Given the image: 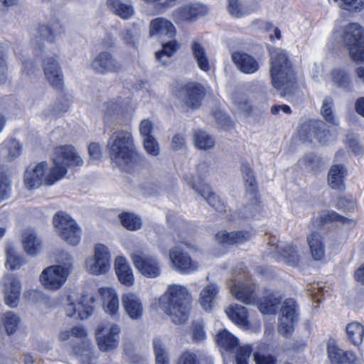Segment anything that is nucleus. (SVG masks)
<instances>
[{
	"instance_id": "obj_53",
	"label": "nucleus",
	"mask_w": 364,
	"mask_h": 364,
	"mask_svg": "<svg viewBox=\"0 0 364 364\" xmlns=\"http://www.w3.org/2000/svg\"><path fill=\"white\" fill-rule=\"evenodd\" d=\"M24 263L22 257L19 256L12 246L6 248V265L11 269L15 270L20 268Z\"/></svg>"
},
{
	"instance_id": "obj_11",
	"label": "nucleus",
	"mask_w": 364,
	"mask_h": 364,
	"mask_svg": "<svg viewBox=\"0 0 364 364\" xmlns=\"http://www.w3.org/2000/svg\"><path fill=\"white\" fill-rule=\"evenodd\" d=\"M299 320L298 306L292 299H287L280 309L278 331L284 336L290 335L294 331V326Z\"/></svg>"
},
{
	"instance_id": "obj_14",
	"label": "nucleus",
	"mask_w": 364,
	"mask_h": 364,
	"mask_svg": "<svg viewBox=\"0 0 364 364\" xmlns=\"http://www.w3.org/2000/svg\"><path fill=\"white\" fill-rule=\"evenodd\" d=\"M92 299L86 295H69L65 312L67 316L75 319H85L92 313Z\"/></svg>"
},
{
	"instance_id": "obj_5",
	"label": "nucleus",
	"mask_w": 364,
	"mask_h": 364,
	"mask_svg": "<svg viewBox=\"0 0 364 364\" xmlns=\"http://www.w3.org/2000/svg\"><path fill=\"white\" fill-rule=\"evenodd\" d=\"M341 38L350 57L364 63V28L357 23H349L343 28Z\"/></svg>"
},
{
	"instance_id": "obj_4",
	"label": "nucleus",
	"mask_w": 364,
	"mask_h": 364,
	"mask_svg": "<svg viewBox=\"0 0 364 364\" xmlns=\"http://www.w3.org/2000/svg\"><path fill=\"white\" fill-rule=\"evenodd\" d=\"M53 166L49 169L46 182L53 185L67 173L68 167L81 166L83 159L72 145H64L55 149L53 156Z\"/></svg>"
},
{
	"instance_id": "obj_41",
	"label": "nucleus",
	"mask_w": 364,
	"mask_h": 364,
	"mask_svg": "<svg viewBox=\"0 0 364 364\" xmlns=\"http://www.w3.org/2000/svg\"><path fill=\"white\" fill-rule=\"evenodd\" d=\"M218 346L226 351H232L239 345L238 338L226 329L220 331L216 335Z\"/></svg>"
},
{
	"instance_id": "obj_24",
	"label": "nucleus",
	"mask_w": 364,
	"mask_h": 364,
	"mask_svg": "<svg viewBox=\"0 0 364 364\" xmlns=\"http://www.w3.org/2000/svg\"><path fill=\"white\" fill-rule=\"evenodd\" d=\"M208 13V8L205 5L200 3H191L184 4L173 12L176 19L180 21H193L203 16Z\"/></svg>"
},
{
	"instance_id": "obj_46",
	"label": "nucleus",
	"mask_w": 364,
	"mask_h": 364,
	"mask_svg": "<svg viewBox=\"0 0 364 364\" xmlns=\"http://www.w3.org/2000/svg\"><path fill=\"white\" fill-rule=\"evenodd\" d=\"M240 171L245 181L247 192L250 194H255L257 190V185L250 166L247 164H242Z\"/></svg>"
},
{
	"instance_id": "obj_25",
	"label": "nucleus",
	"mask_w": 364,
	"mask_h": 364,
	"mask_svg": "<svg viewBox=\"0 0 364 364\" xmlns=\"http://www.w3.org/2000/svg\"><path fill=\"white\" fill-rule=\"evenodd\" d=\"M183 102L190 108L197 109L201 105V100L205 96V87L198 82H190L184 87Z\"/></svg>"
},
{
	"instance_id": "obj_1",
	"label": "nucleus",
	"mask_w": 364,
	"mask_h": 364,
	"mask_svg": "<svg viewBox=\"0 0 364 364\" xmlns=\"http://www.w3.org/2000/svg\"><path fill=\"white\" fill-rule=\"evenodd\" d=\"M107 148L112 162L127 172L140 168L144 156L135 146L132 134L127 130H117L108 138Z\"/></svg>"
},
{
	"instance_id": "obj_28",
	"label": "nucleus",
	"mask_w": 364,
	"mask_h": 364,
	"mask_svg": "<svg viewBox=\"0 0 364 364\" xmlns=\"http://www.w3.org/2000/svg\"><path fill=\"white\" fill-rule=\"evenodd\" d=\"M63 31L62 26L58 22H53L50 25H41L35 31L34 38L32 40L33 44L38 46L42 41L52 42L55 37Z\"/></svg>"
},
{
	"instance_id": "obj_12",
	"label": "nucleus",
	"mask_w": 364,
	"mask_h": 364,
	"mask_svg": "<svg viewBox=\"0 0 364 364\" xmlns=\"http://www.w3.org/2000/svg\"><path fill=\"white\" fill-rule=\"evenodd\" d=\"M269 254L277 259L283 260L286 264L293 267L299 265L302 260V252L299 248L292 245L279 244L276 238L269 242Z\"/></svg>"
},
{
	"instance_id": "obj_30",
	"label": "nucleus",
	"mask_w": 364,
	"mask_h": 364,
	"mask_svg": "<svg viewBox=\"0 0 364 364\" xmlns=\"http://www.w3.org/2000/svg\"><path fill=\"white\" fill-rule=\"evenodd\" d=\"M176 30L173 24L164 18L153 19L149 24V35L172 38L176 36Z\"/></svg>"
},
{
	"instance_id": "obj_64",
	"label": "nucleus",
	"mask_w": 364,
	"mask_h": 364,
	"mask_svg": "<svg viewBox=\"0 0 364 364\" xmlns=\"http://www.w3.org/2000/svg\"><path fill=\"white\" fill-rule=\"evenodd\" d=\"M177 364H200V363L194 353L186 351L180 355Z\"/></svg>"
},
{
	"instance_id": "obj_19",
	"label": "nucleus",
	"mask_w": 364,
	"mask_h": 364,
	"mask_svg": "<svg viewBox=\"0 0 364 364\" xmlns=\"http://www.w3.org/2000/svg\"><path fill=\"white\" fill-rule=\"evenodd\" d=\"M324 126L322 121H310L301 126L299 136L304 140L312 141L313 139H316L319 143L326 144L330 134L324 130Z\"/></svg>"
},
{
	"instance_id": "obj_49",
	"label": "nucleus",
	"mask_w": 364,
	"mask_h": 364,
	"mask_svg": "<svg viewBox=\"0 0 364 364\" xmlns=\"http://www.w3.org/2000/svg\"><path fill=\"white\" fill-rule=\"evenodd\" d=\"M331 80L338 87L349 88L352 85V77L343 69H334L331 71Z\"/></svg>"
},
{
	"instance_id": "obj_62",
	"label": "nucleus",
	"mask_w": 364,
	"mask_h": 364,
	"mask_svg": "<svg viewBox=\"0 0 364 364\" xmlns=\"http://www.w3.org/2000/svg\"><path fill=\"white\" fill-rule=\"evenodd\" d=\"M254 360L256 364H277L276 358L267 353L255 352Z\"/></svg>"
},
{
	"instance_id": "obj_17",
	"label": "nucleus",
	"mask_w": 364,
	"mask_h": 364,
	"mask_svg": "<svg viewBox=\"0 0 364 364\" xmlns=\"http://www.w3.org/2000/svg\"><path fill=\"white\" fill-rule=\"evenodd\" d=\"M91 69L99 74L116 73L121 70L122 65L109 52H100L90 63Z\"/></svg>"
},
{
	"instance_id": "obj_39",
	"label": "nucleus",
	"mask_w": 364,
	"mask_h": 364,
	"mask_svg": "<svg viewBox=\"0 0 364 364\" xmlns=\"http://www.w3.org/2000/svg\"><path fill=\"white\" fill-rule=\"evenodd\" d=\"M347 176V170L342 164L333 165L328 173V183L333 189H341L343 180Z\"/></svg>"
},
{
	"instance_id": "obj_32",
	"label": "nucleus",
	"mask_w": 364,
	"mask_h": 364,
	"mask_svg": "<svg viewBox=\"0 0 364 364\" xmlns=\"http://www.w3.org/2000/svg\"><path fill=\"white\" fill-rule=\"evenodd\" d=\"M220 291L219 286L215 283L205 285L199 294V303L205 311H210L213 307Z\"/></svg>"
},
{
	"instance_id": "obj_13",
	"label": "nucleus",
	"mask_w": 364,
	"mask_h": 364,
	"mask_svg": "<svg viewBox=\"0 0 364 364\" xmlns=\"http://www.w3.org/2000/svg\"><path fill=\"white\" fill-rule=\"evenodd\" d=\"M130 257L135 268L143 276L151 279L160 276L161 269L156 257L145 255L140 250L134 251Z\"/></svg>"
},
{
	"instance_id": "obj_40",
	"label": "nucleus",
	"mask_w": 364,
	"mask_h": 364,
	"mask_svg": "<svg viewBox=\"0 0 364 364\" xmlns=\"http://www.w3.org/2000/svg\"><path fill=\"white\" fill-rule=\"evenodd\" d=\"M191 48L198 68L204 72H208L210 70V63L205 48L197 40H193Z\"/></svg>"
},
{
	"instance_id": "obj_43",
	"label": "nucleus",
	"mask_w": 364,
	"mask_h": 364,
	"mask_svg": "<svg viewBox=\"0 0 364 364\" xmlns=\"http://www.w3.org/2000/svg\"><path fill=\"white\" fill-rule=\"evenodd\" d=\"M152 344L156 364H169L168 352L164 340L159 337L154 338Z\"/></svg>"
},
{
	"instance_id": "obj_35",
	"label": "nucleus",
	"mask_w": 364,
	"mask_h": 364,
	"mask_svg": "<svg viewBox=\"0 0 364 364\" xmlns=\"http://www.w3.org/2000/svg\"><path fill=\"white\" fill-rule=\"evenodd\" d=\"M22 243L26 252L32 256L37 255L41 250V242L33 230L27 229L22 235Z\"/></svg>"
},
{
	"instance_id": "obj_18",
	"label": "nucleus",
	"mask_w": 364,
	"mask_h": 364,
	"mask_svg": "<svg viewBox=\"0 0 364 364\" xmlns=\"http://www.w3.org/2000/svg\"><path fill=\"white\" fill-rule=\"evenodd\" d=\"M48 171V164L41 162L33 167H28L24 173V183L29 190L38 188L43 184L50 186L46 183V180L49 173Z\"/></svg>"
},
{
	"instance_id": "obj_48",
	"label": "nucleus",
	"mask_w": 364,
	"mask_h": 364,
	"mask_svg": "<svg viewBox=\"0 0 364 364\" xmlns=\"http://www.w3.org/2000/svg\"><path fill=\"white\" fill-rule=\"evenodd\" d=\"M1 321L8 335L14 334L21 322V318L14 313L8 311L1 317Z\"/></svg>"
},
{
	"instance_id": "obj_8",
	"label": "nucleus",
	"mask_w": 364,
	"mask_h": 364,
	"mask_svg": "<svg viewBox=\"0 0 364 364\" xmlns=\"http://www.w3.org/2000/svg\"><path fill=\"white\" fill-rule=\"evenodd\" d=\"M53 223L59 237L71 245H77L80 241L81 230L71 217L63 212L57 213Z\"/></svg>"
},
{
	"instance_id": "obj_56",
	"label": "nucleus",
	"mask_w": 364,
	"mask_h": 364,
	"mask_svg": "<svg viewBox=\"0 0 364 364\" xmlns=\"http://www.w3.org/2000/svg\"><path fill=\"white\" fill-rule=\"evenodd\" d=\"M121 224L127 230H136L141 226L140 218L132 213H122L119 215Z\"/></svg>"
},
{
	"instance_id": "obj_34",
	"label": "nucleus",
	"mask_w": 364,
	"mask_h": 364,
	"mask_svg": "<svg viewBox=\"0 0 364 364\" xmlns=\"http://www.w3.org/2000/svg\"><path fill=\"white\" fill-rule=\"evenodd\" d=\"M225 313L229 318L236 325L245 329L250 328L247 312L245 307L238 304L230 305L225 309Z\"/></svg>"
},
{
	"instance_id": "obj_44",
	"label": "nucleus",
	"mask_w": 364,
	"mask_h": 364,
	"mask_svg": "<svg viewBox=\"0 0 364 364\" xmlns=\"http://www.w3.org/2000/svg\"><path fill=\"white\" fill-rule=\"evenodd\" d=\"M180 45L176 41H171L163 45L161 50L156 53V58L163 65L170 63V58L179 49Z\"/></svg>"
},
{
	"instance_id": "obj_29",
	"label": "nucleus",
	"mask_w": 364,
	"mask_h": 364,
	"mask_svg": "<svg viewBox=\"0 0 364 364\" xmlns=\"http://www.w3.org/2000/svg\"><path fill=\"white\" fill-rule=\"evenodd\" d=\"M232 59L237 69L243 73L253 74L259 69L257 60L247 53L235 52L232 55Z\"/></svg>"
},
{
	"instance_id": "obj_37",
	"label": "nucleus",
	"mask_w": 364,
	"mask_h": 364,
	"mask_svg": "<svg viewBox=\"0 0 364 364\" xmlns=\"http://www.w3.org/2000/svg\"><path fill=\"white\" fill-rule=\"evenodd\" d=\"M107 6L112 14L124 20L129 19L134 14L133 6L120 0H107Z\"/></svg>"
},
{
	"instance_id": "obj_51",
	"label": "nucleus",
	"mask_w": 364,
	"mask_h": 364,
	"mask_svg": "<svg viewBox=\"0 0 364 364\" xmlns=\"http://www.w3.org/2000/svg\"><path fill=\"white\" fill-rule=\"evenodd\" d=\"M319 217L324 223L339 222L342 224H346L350 226L355 225L353 220L345 218L333 210H323L320 213Z\"/></svg>"
},
{
	"instance_id": "obj_58",
	"label": "nucleus",
	"mask_w": 364,
	"mask_h": 364,
	"mask_svg": "<svg viewBox=\"0 0 364 364\" xmlns=\"http://www.w3.org/2000/svg\"><path fill=\"white\" fill-rule=\"evenodd\" d=\"M227 9L229 14L235 18H240L248 14V11L239 0H228Z\"/></svg>"
},
{
	"instance_id": "obj_57",
	"label": "nucleus",
	"mask_w": 364,
	"mask_h": 364,
	"mask_svg": "<svg viewBox=\"0 0 364 364\" xmlns=\"http://www.w3.org/2000/svg\"><path fill=\"white\" fill-rule=\"evenodd\" d=\"M4 150L7 152V160L11 161L21 154L22 145L16 139H9L4 143Z\"/></svg>"
},
{
	"instance_id": "obj_22",
	"label": "nucleus",
	"mask_w": 364,
	"mask_h": 364,
	"mask_svg": "<svg viewBox=\"0 0 364 364\" xmlns=\"http://www.w3.org/2000/svg\"><path fill=\"white\" fill-rule=\"evenodd\" d=\"M46 79L55 89L61 90L63 86V76L60 68L53 57L46 58L43 61Z\"/></svg>"
},
{
	"instance_id": "obj_33",
	"label": "nucleus",
	"mask_w": 364,
	"mask_h": 364,
	"mask_svg": "<svg viewBox=\"0 0 364 364\" xmlns=\"http://www.w3.org/2000/svg\"><path fill=\"white\" fill-rule=\"evenodd\" d=\"M311 255L314 260H321L325 257V245L322 236L314 232L306 237Z\"/></svg>"
},
{
	"instance_id": "obj_47",
	"label": "nucleus",
	"mask_w": 364,
	"mask_h": 364,
	"mask_svg": "<svg viewBox=\"0 0 364 364\" xmlns=\"http://www.w3.org/2000/svg\"><path fill=\"white\" fill-rule=\"evenodd\" d=\"M141 32L139 28L134 25L122 31L120 33V39L129 47H136L139 43Z\"/></svg>"
},
{
	"instance_id": "obj_23",
	"label": "nucleus",
	"mask_w": 364,
	"mask_h": 364,
	"mask_svg": "<svg viewBox=\"0 0 364 364\" xmlns=\"http://www.w3.org/2000/svg\"><path fill=\"white\" fill-rule=\"evenodd\" d=\"M123 309L132 320L140 319L144 314V308L139 296L134 292H127L122 296Z\"/></svg>"
},
{
	"instance_id": "obj_10",
	"label": "nucleus",
	"mask_w": 364,
	"mask_h": 364,
	"mask_svg": "<svg viewBox=\"0 0 364 364\" xmlns=\"http://www.w3.org/2000/svg\"><path fill=\"white\" fill-rule=\"evenodd\" d=\"M120 326L117 323H103L97 326L95 337L97 346L102 351H110L119 344Z\"/></svg>"
},
{
	"instance_id": "obj_54",
	"label": "nucleus",
	"mask_w": 364,
	"mask_h": 364,
	"mask_svg": "<svg viewBox=\"0 0 364 364\" xmlns=\"http://www.w3.org/2000/svg\"><path fill=\"white\" fill-rule=\"evenodd\" d=\"M327 354L331 364H341L344 350L341 349L334 341H329L327 344Z\"/></svg>"
},
{
	"instance_id": "obj_45",
	"label": "nucleus",
	"mask_w": 364,
	"mask_h": 364,
	"mask_svg": "<svg viewBox=\"0 0 364 364\" xmlns=\"http://www.w3.org/2000/svg\"><path fill=\"white\" fill-rule=\"evenodd\" d=\"M193 141L198 149L203 151L213 149L215 144L214 138L202 130H198L195 132Z\"/></svg>"
},
{
	"instance_id": "obj_60",
	"label": "nucleus",
	"mask_w": 364,
	"mask_h": 364,
	"mask_svg": "<svg viewBox=\"0 0 364 364\" xmlns=\"http://www.w3.org/2000/svg\"><path fill=\"white\" fill-rule=\"evenodd\" d=\"M251 353L252 348L250 346L239 348L235 355V364H248Z\"/></svg>"
},
{
	"instance_id": "obj_3",
	"label": "nucleus",
	"mask_w": 364,
	"mask_h": 364,
	"mask_svg": "<svg viewBox=\"0 0 364 364\" xmlns=\"http://www.w3.org/2000/svg\"><path fill=\"white\" fill-rule=\"evenodd\" d=\"M269 73L273 86L282 91V95H287L293 87L295 78L287 53L281 48H272L270 50Z\"/></svg>"
},
{
	"instance_id": "obj_38",
	"label": "nucleus",
	"mask_w": 364,
	"mask_h": 364,
	"mask_svg": "<svg viewBox=\"0 0 364 364\" xmlns=\"http://www.w3.org/2000/svg\"><path fill=\"white\" fill-rule=\"evenodd\" d=\"M121 99H112L104 104L103 120L106 126L110 127L121 112Z\"/></svg>"
},
{
	"instance_id": "obj_21",
	"label": "nucleus",
	"mask_w": 364,
	"mask_h": 364,
	"mask_svg": "<svg viewBox=\"0 0 364 364\" xmlns=\"http://www.w3.org/2000/svg\"><path fill=\"white\" fill-rule=\"evenodd\" d=\"M98 293L102 299L103 310L113 318L119 317V302L116 290L109 287H101Z\"/></svg>"
},
{
	"instance_id": "obj_26",
	"label": "nucleus",
	"mask_w": 364,
	"mask_h": 364,
	"mask_svg": "<svg viewBox=\"0 0 364 364\" xmlns=\"http://www.w3.org/2000/svg\"><path fill=\"white\" fill-rule=\"evenodd\" d=\"M114 267L117 279L122 284L127 287L134 285L135 277L127 259L124 257H116Z\"/></svg>"
},
{
	"instance_id": "obj_15",
	"label": "nucleus",
	"mask_w": 364,
	"mask_h": 364,
	"mask_svg": "<svg viewBox=\"0 0 364 364\" xmlns=\"http://www.w3.org/2000/svg\"><path fill=\"white\" fill-rule=\"evenodd\" d=\"M169 260L171 267L181 274H191L196 272L199 267L198 262L192 259L187 252L178 247L170 249Z\"/></svg>"
},
{
	"instance_id": "obj_50",
	"label": "nucleus",
	"mask_w": 364,
	"mask_h": 364,
	"mask_svg": "<svg viewBox=\"0 0 364 364\" xmlns=\"http://www.w3.org/2000/svg\"><path fill=\"white\" fill-rule=\"evenodd\" d=\"M280 301L281 297L273 294L270 295L260 302L259 309L264 314H275L277 312Z\"/></svg>"
},
{
	"instance_id": "obj_36",
	"label": "nucleus",
	"mask_w": 364,
	"mask_h": 364,
	"mask_svg": "<svg viewBox=\"0 0 364 364\" xmlns=\"http://www.w3.org/2000/svg\"><path fill=\"white\" fill-rule=\"evenodd\" d=\"M231 98L234 107L238 112L250 114L252 112V102L243 89L236 88L233 91Z\"/></svg>"
},
{
	"instance_id": "obj_7",
	"label": "nucleus",
	"mask_w": 364,
	"mask_h": 364,
	"mask_svg": "<svg viewBox=\"0 0 364 364\" xmlns=\"http://www.w3.org/2000/svg\"><path fill=\"white\" fill-rule=\"evenodd\" d=\"M87 331L81 326H75L70 328L62 329L59 331L58 338L63 342L71 339V341H79L77 346H73V350L75 356L78 357L82 363L89 360L91 356L92 345L90 341L86 339Z\"/></svg>"
},
{
	"instance_id": "obj_52",
	"label": "nucleus",
	"mask_w": 364,
	"mask_h": 364,
	"mask_svg": "<svg viewBox=\"0 0 364 364\" xmlns=\"http://www.w3.org/2000/svg\"><path fill=\"white\" fill-rule=\"evenodd\" d=\"M333 100L330 97L323 99L321 108V113L326 122L332 124H337V119L333 114Z\"/></svg>"
},
{
	"instance_id": "obj_9",
	"label": "nucleus",
	"mask_w": 364,
	"mask_h": 364,
	"mask_svg": "<svg viewBox=\"0 0 364 364\" xmlns=\"http://www.w3.org/2000/svg\"><path fill=\"white\" fill-rule=\"evenodd\" d=\"M111 255L109 248L102 244H97L93 255L85 261V270L93 275L107 273L110 268Z\"/></svg>"
},
{
	"instance_id": "obj_61",
	"label": "nucleus",
	"mask_w": 364,
	"mask_h": 364,
	"mask_svg": "<svg viewBox=\"0 0 364 364\" xmlns=\"http://www.w3.org/2000/svg\"><path fill=\"white\" fill-rule=\"evenodd\" d=\"M11 183L6 175L0 171V200L7 198L10 193Z\"/></svg>"
},
{
	"instance_id": "obj_20",
	"label": "nucleus",
	"mask_w": 364,
	"mask_h": 364,
	"mask_svg": "<svg viewBox=\"0 0 364 364\" xmlns=\"http://www.w3.org/2000/svg\"><path fill=\"white\" fill-rule=\"evenodd\" d=\"M5 304L11 308L17 306L21 291V282L14 274H9L4 279Z\"/></svg>"
},
{
	"instance_id": "obj_59",
	"label": "nucleus",
	"mask_w": 364,
	"mask_h": 364,
	"mask_svg": "<svg viewBox=\"0 0 364 364\" xmlns=\"http://www.w3.org/2000/svg\"><path fill=\"white\" fill-rule=\"evenodd\" d=\"M144 148L146 153L152 156H156L160 153V146L153 136L143 139Z\"/></svg>"
},
{
	"instance_id": "obj_42",
	"label": "nucleus",
	"mask_w": 364,
	"mask_h": 364,
	"mask_svg": "<svg viewBox=\"0 0 364 364\" xmlns=\"http://www.w3.org/2000/svg\"><path fill=\"white\" fill-rule=\"evenodd\" d=\"M348 339L355 346H360L364 338V326L358 321L348 323L346 327Z\"/></svg>"
},
{
	"instance_id": "obj_16",
	"label": "nucleus",
	"mask_w": 364,
	"mask_h": 364,
	"mask_svg": "<svg viewBox=\"0 0 364 364\" xmlns=\"http://www.w3.org/2000/svg\"><path fill=\"white\" fill-rule=\"evenodd\" d=\"M229 284L232 296L240 302L252 304L256 301V286L245 280V274L232 280Z\"/></svg>"
},
{
	"instance_id": "obj_2",
	"label": "nucleus",
	"mask_w": 364,
	"mask_h": 364,
	"mask_svg": "<svg viewBox=\"0 0 364 364\" xmlns=\"http://www.w3.org/2000/svg\"><path fill=\"white\" fill-rule=\"evenodd\" d=\"M191 304V295L188 288L177 284H169L159 299V308L176 324L186 321Z\"/></svg>"
},
{
	"instance_id": "obj_31",
	"label": "nucleus",
	"mask_w": 364,
	"mask_h": 364,
	"mask_svg": "<svg viewBox=\"0 0 364 364\" xmlns=\"http://www.w3.org/2000/svg\"><path fill=\"white\" fill-rule=\"evenodd\" d=\"M252 234L248 231H232L228 232L225 230H220L215 234L216 241L224 245L242 244L250 239Z\"/></svg>"
},
{
	"instance_id": "obj_55",
	"label": "nucleus",
	"mask_w": 364,
	"mask_h": 364,
	"mask_svg": "<svg viewBox=\"0 0 364 364\" xmlns=\"http://www.w3.org/2000/svg\"><path fill=\"white\" fill-rule=\"evenodd\" d=\"M9 50L8 44L0 43V83H4L8 80L6 58Z\"/></svg>"
},
{
	"instance_id": "obj_63",
	"label": "nucleus",
	"mask_w": 364,
	"mask_h": 364,
	"mask_svg": "<svg viewBox=\"0 0 364 364\" xmlns=\"http://www.w3.org/2000/svg\"><path fill=\"white\" fill-rule=\"evenodd\" d=\"M154 129L153 122L149 119H143L139 125V131L141 136L144 139L151 137V132Z\"/></svg>"
},
{
	"instance_id": "obj_27",
	"label": "nucleus",
	"mask_w": 364,
	"mask_h": 364,
	"mask_svg": "<svg viewBox=\"0 0 364 364\" xmlns=\"http://www.w3.org/2000/svg\"><path fill=\"white\" fill-rule=\"evenodd\" d=\"M192 188L200 196L204 198L207 203L218 212H223L225 210V205L223 201L215 193H212L210 187L206 185L203 181H198L196 183L195 181L192 183Z\"/></svg>"
},
{
	"instance_id": "obj_6",
	"label": "nucleus",
	"mask_w": 364,
	"mask_h": 364,
	"mask_svg": "<svg viewBox=\"0 0 364 364\" xmlns=\"http://www.w3.org/2000/svg\"><path fill=\"white\" fill-rule=\"evenodd\" d=\"M71 259L60 264H54L45 268L39 276L42 286L50 291L60 289L66 282L72 272Z\"/></svg>"
}]
</instances>
